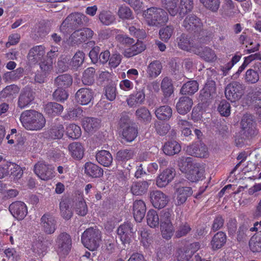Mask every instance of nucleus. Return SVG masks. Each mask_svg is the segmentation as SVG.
Wrapping results in <instances>:
<instances>
[{"instance_id":"obj_10","label":"nucleus","mask_w":261,"mask_h":261,"mask_svg":"<svg viewBox=\"0 0 261 261\" xmlns=\"http://www.w3.org/2000/svg\"><path fill=\"white\" fill-rule=\"evenodd\" d=\"M34 172L40 179L44 180H47L54 176L53 168L44 161H39L35 164Z\"/></svg>"},{"instance_id":"obj_21","label":"nucleus","mask_w":261,"mask_h":261,"mask_svg":"<svg viewBox=\"0 0 261 261\" xmlns=\"http://www.w3.org/2000/svg\"><path fill=\"white\" fill-rule=\"evenodd\" d=\"M145 99L144 90L141 89L129 95L126 101L130 107H134L142 105L145 101Z\"/></svg>"},{"instance_id":"obj_53","label":"nucleus","mask_w":261,"mask_h":261,"mask_svg":"<svg viewBox=\"0 0 261 261\" xmlns=\"http://www.w3.org/2000/svg\"><path fill=\"white\" fill-rule=\"evenodd\" d=\"M203 7L212 12H217L220 8V0H199Z\"/></svg>"},{"instance_id":"obj_29","label":"nucleus","mask_w":261,"mask_h":261,"mask_svg":"<svg viewBox=\"0 0 261 261\" xmlns=\"http://www.w3.org/2000/svg\"><path fill=\"white\" fill-rule=\"evenodd\" d=\"M59 206L62 217L66 220L70 219L72 216L73 213L70 206L69 200L66 198H62Z\"/></svg>"},{"instance_id":"obj_37","label":"nucleus","mask_w":261,"mask_h":261,"mask_svg":"<svg viewBox=\"0 0 261 261\" xmlns=\"http://www.w3.org/2000/svg\"><path fill=\"white\" fill-rule=\"evenodd\" d=\"M63 109V106L57 102H48L44 106L45 112L50 116L59 115Z\"/></svg>"},{"instance_id":"obj_62","label":"nucleus","mask_w":261,"mask_h":261,"mask_svg":"<svg viewBox=\"0 0 261 261\" xmlns=\"http://www.w3.org/2000/svg\"><path fill=\"white\" fill-rule=\"evenodd\" d=\"M160 229L162 237L167 240L170 239L174 232L173 224L160 225Z\"/></svg>"},{"instance_id":"obj_36","label":"nucleus","mask_w":261,"mask_h":261,"mask_svg":"<svg viewBox=\"0 0 261 261\" xmlns=\"http://www.w3.org/2000/svg\"><path fill=\"white\" fill-rule=\"evenodd\" d=\"M98 18L100 22L105 25H110L113 24L116 20L113 12L106 10H103L99 12Z\"/></svg>"},{"instance_id":"obj_35","label":"nucleus","mask_w":261,"mask_h":261,"mask_svg":"<svg viewBox=\"0 0 261 261\" xmlns=\"http://www.w3.org/2000/svg\"><path fill=\"white\" fill-rule=\"evenodd\" d=\"M226 236L222 231H219L212 238L211 244L213 250L221 248L226 243Z\"/></svg>"},{"instance_id":"obj_20","label":"nucleus","mask_w":261,"mask_h":261,"mask_svg":"<svg viewBox=\"0 0 261 261\" xmlns=\"http://www.w3.org/2000/svg\"><path fill=\"white\" fill-rule=\"evenodd\" d=\"M93 92L89 88H81L75 94L77 102L82 105H88L93 98Z\"/></svg>"},{"instance_id":"obj_8","label":"nucleus","mask_w":261,"mask_h":261,"mask_svg":"<svg viewBox=\"0 0 261 261\" xmlns=\"http://www.w3.org/2000/svg\"><path fill=\"white\" fill-rule=\"evenodd\" d=\"M242 94V85L239 82H232L228 84L225 88V96L228 100L231 102L239 100Z\"/></svg>"},{"instance_id":"obj_19","label":"nucleus","mask_w":261,"mask_h":261,"mask_svg":"<svg viewBox=\"0 0 261 261\" xmlns=\"http://www.w3.org/2000/svg\"><path fill=\"white\" fill-rule=\"evenodd\" d=\"M241 125L244 133L247 135L252 136L256 134L257 131L252 115H244L241 121Z\"/></svg>"},{"instance_id":"obj_48","label":"nucleus","mask_w":261,"mask_h":261,"mask_svg":"<svg viewBox=\"0 0 261 261\" xmlns=\"http://www.w3.org/2000/svg\"><path fill=\"white\" fill-rule=\"evenodd\" d=\"M249 247L253 252L261 251V230L251 238Z\"/></svg>"},{"instance_id":"obj_50","label":"nucleus","mask_w":261,"mask_h":261,"mask_svg":"<svg viewBox=\"0 0 261 261\" xmlns=\"http://www.w3.org/2000/svg\"><path fill=\"white\" fill-rule=\"evenodd\" d=\"M162 68V66L160 61H154L149 64L147 72L150 77H155L161 73Z\"/></svg>"},{"instance_id":"obj_18","label":"nucleus","mask_w":261,"mask_h":261,"mask_svg":"<svg viewBox=\"0 0 261 261\" xmlns=\"http://www.w3.org/2000/svg\"><path fill=\"white\" fill-rule=\"evenodd\" d=\"M56 223L55 218L48 214H44L41 218V224L47 234H52L55 231Z\"/></svg>"},{"instance_id":"obj_41","label":"nucleus","mask_w":261,"mask_h":261,"mask_svg":"<svg viewBox=\"0 0 261 261\" xmlns=\"http://www.w3.org/2000/svg\"><path fill=\"white\" fill-rule=\"evenodd\" d=\"M100 125V120L97 118L87 117L83 122V126L85 130L91 132L97 129Z\"/></svg>"},{"instance_id":"obj_49","label":"nucleus","mask_w":261,"mask_h":261,"mask_svg":"<svg viewBox=\"0 0 261 261\" xmlns=\"http://www.w3.org/2000/svg\"><path fill=\"white\" fill-rule=\"evenodd\" d=\"M117 15L122 20H132L134 18L132 10L128 7L123 5L119 7Z\"/></svg>"},{"instance_id":"obj_12","label":"nucleus","mask_w":261,"mask_h":261,"mask_svg":"<svg viewBox=\"0 0 261 261\" xmlns=\"http://www.w3.org/2000/svg\"><path fill=\"white\" fill-rule=\"evenodd\" d=\"M182 25L186 30L195 33L201 30L202 24L200 19L196 15L190 14L186 17Z\"/></svg>"},{"instance_id":"obj_63","label":"nucleus","mask_w":261,"mask_h":261,"mask_svg":"<svg viewBox=\"0 0 261 261\" xmlns=\"http://www.w3.org/2000/svg\"><path fill=\"white\" fill-rule=\"evenodd\" d=\"M74 208L76 213L81 216H85L88 213V206L84 199L76 203Z\"/></svg>"},{"instance_id":"obj_24","label":"nucleus","mask_w":261,"mask_h":261,"mask_svg":"<svg viewBox=\"0 0 261 261\" xmlns=\"http://www.w3.org/2000/svg\"><path fill=\"white\" fill-rule=\"evenodd\" d=\"M193 105L191 98L187 96L180 97L176 103V110L181 115H185L189 112Z\"/></svg>"},{"instance_id":"obj_13","label":"nucleus","mask_w":261,"mask_h":261,"mask_svg":"<svg viewBox=\"0 0 261 261\" xmlns=\"http://www.w3.org/2000/svg\"><path fill=\"white\" fill-rule=\"evenodd\" d=\"M149 195L150 202L155 208H164L168 202L167 196L160 191H153Z\"/></svg>"},{"instance_id":"obj_28","label":"nucleus","mask_w":261,"mask_h":261,"mask_svg":"<svg viewBox=\"0 0 261 261\" xmlns=\"http://www.w3.org/2000/svg\"><path fill=\"white\" fill-rule=\"evenodd\" d=\"M97 161L105 167L110 166L113 162V158L110 152L107 150H102L96 154Z\"/></svg>"},{"instance_id":"obj_31","label":"nucleus","mask_w":261,"mask_h":261,"mask_svg":"<svg viewBox=\"0 0 261 261\" xmlns=\"http://www.w3.org/2000/svg\"><path fill=\"white\" fill-rule=\"evenodd\" d=\"M178 2L179 0H161L162 6L172 16H175L178 14L179 11Z\"/></svg>"},{"instance_id":"obj_26","label":"nucleus","mask_w":261,"mask_h":261,"mask_svg":"<svg viewBox=\"0 0 261 261\" xmlns=\"http://www.w3.org/2000/svg\"><path fill=\"white\" fill-rule=\"evenodd\" d=\"M71 156L74 159L81 160L84 155L85 148L80 142H73L68 145Z\"/></svg>"},{"instance_id":"obj_5","label":"nucleus","mask_w":261,"mask_h":261,"mask_svg":"<svg viewBox=\"0 0 261 261\" xmlns=\"http://www.w3.org/2000/svg\"><path fill=\"white\" fill-rule=\"evenodd\" d=\"M93 34V31L88 28L77 30L72 33L67 40V42L71 45L80 44L92 38Z\"/></svg>"},{"instance_id":"obj_6","label":"nucleus","mask_w":261,"mask_h":261,"mask_svg":"<svg viewBox=\"0 0 261 261\" xmlns=\"http://www.w3.org/2000/svg\"><path fill=\"white\" fill-rule=\"evenodd\" d=\"M56 243L57 252L61 255L67 254L71 249V240L67 233L63 232L59 234L56 240Z\"/></svg>"},{"instance_id":"obj_7","label":"nucleus","mask_w":261,"mask_h":261,"mask_svg":"<svg viewBox=\"0 0 261 261\" xmlns=\"http://www.w3.org/2000/svg\"><path fill=\"white\" fill-rule=\"evenodd\" d=\"M137 229L133 228V225L130 222H125L121 225L117 229V233L124 245L129 244L132 238Z\"/></svg>"},{"instance_id":"obj_47","label":"nucleus","mask_w":261,"mask_h":261,"mask_svg":"<svg viewBox=\"0 0 261 261\" xmlns=\"http://www.w3.org/2000/svg\"><path fill=\"white\" fill-rule=\"evenodd\" d=\"M159 217L155 210H150L146 215L147 224L152 228L158 227L160 221Z\"/></svg>"},{"instance_id":"obj_56","label":"nucleus","mask_w":261,"mask_h":261,"mask_svg":"<svg viewBox=\"0 0 261 261\" xmlns=\"http://www.w3.org/2000/svg\"><path fill=\"white\" fill-rule=\"evenodd\" d=\"M66 134L69 138L77 139L81 135V128L75 124H70L66 127Z\"/></svg>"},{"instance_id":"obj_34","label":"nucleus","mask_w":261,"mask_h":261,"mask_svg":"<svg viewBox=\"0 0 261 261\" xmlns=\"http://www.w3.org/2000/svg\"><path fill=\"white\" fill-rule=\"evenodd\" d=\"M150 185V181L134 182L132 186L131 191L134 195H142L147 192Z\"/></svg>"},{"instance_id":"obj_38","label":"nucleus","mask_w":261,"mask_h":261,"mask_svg":"<svg viewBox=\"0 0 261 261\" xmlns=\"http://www.w3.org/2000/svg\"><path fill=\"white\" fill-rule=\"evenodd\" d=\"M55 83L59 88L66 89L72 85V77L67 74L60 75L55 79Z\"/></svg>"},{"instance_id":"obj_9","label":"nucleus","mask_w":261,"mask_h":261,"mask_svg":"<svg viewBox=\"0 0 261 261\" xmlns=\"http://www.w3.org/2000/svg\"><path fill=\"white\" fill-rule=\"evenodd\" d=\"M35 98V93L29 87L22 89L19 94L17 101V106L23 109L31 105Z\"/></svg>"},{"instance_id":"obj_59","label":"nucleus","mask_w":261,"mask_h":261,"mask_svg":"<svg viewBox=\"0 0 261 261\" xmlns=\"http://www.w3.org/2000/svg\"><path fill=\"white\" fill-rule=\"evenodd\" d=\"M171 249L163 247L159 248L156 252V261H165L170 256L171 254Z\"/></svg>"},{"instance_id":"obj_55","label":"nucleus","mask_w":261,"mask_h":261,"mask_svg":"<svg viewBox=\"0 0 261 261\" xmlns=\"http://www.w3.org/2000/svg\"><path fill=\"white\" fill-rule=\"evenodd\" d=\"M95 72V69L93 67L88 68L84 71L82 79V82L84 85H90L93 83Z\"/></svg>"},{"instance_id":"obj_16","label":"nucleus","mask_w":261,"mask_h":261,"mask_svg":"<svg viewBox=\"0 0 261 261\" xmlns=\"http://www.w3.org/2000/svg\"><path fill=\"white\" fill-rule=\"evenodd\" d=\"M45 54V47L43 45H36L31 48L28 53L27 58L32 64L40 61Z\"/></svg>"},{"instance_id":"obj_27","label":"nucleus","mask_w":261,"mask_h":261,"mask_svg":"<svg viewBox=\"0 0 261 261\" xmlns=\"http://www.w3.org/2000/svg\"><path fill=\"white\" fill-rule=\"evenodd\" d=\"M195 54L199 56L204 61L208 62H214L217 59L214 50L207 47L197 48Z\"/></svg>"},{"instance_id":"obj_33","label":"nucleus","mask_w":261,"mask_h":261,"mask_svg":"<svg viewBox=\"0 0 261 261\" xmlns=\"http://www.w3.org/2000/svg\"><path fill=\"white\" fill-rule=\"evenodd\" d=\"M122 138L127 142L133 141L138 135V129L133 124L122 127Z\"/></svg>"},{"instance_id":"obj_22","label":"nucleus","mask_w":261,"mask_h":261,"mask_svg":"<svg viewBox=\"0 0 261 261\" xmlns=\"http://www.w3.org/2000/svg\"><path fill=\"white\" fill-rule=\"evenodd\" d=\"M216 93L215 82L213 80H207L204 87L200 92L201 100L207 101L212 97Z\"/></svg>"},{"instance_id":"obj_64","label":"nucleus","mask_w":261,"mask_h":261,"mask_svg":"<svg viewBox=\"0 0 261 261\" xmlns=\"http://www.w3.org/2000/svg\"><path fill=\"white\" fill-rule=\"evenodd\" d=\"M64 129L62 125H58L53 127L49 132V137L53 139H60L64 134Z\"/></svg>"},{"instance_id":"obj_46","label":"nucleus","mask_w":261,"mask_h":261,"mask_svg":"<svg viewBox=\"0 0 261 261\" xmlns=\"http://www.w3.org/2000/svg\"><path fill=\"white\" fill-rule=\"evenodd\" d=\"M174 215L171 210H164L161 212L160 215V225L173 224Z\"/></svg>"},{"instance_id":"obj_14","label":"nucleus","mask_w":261,"mask_h":261,"mask_svg":"<svg viewBox=\"0 0 261 261\" xmlns=\"http://www.w3.org/2000/svg\"><path fill=\"white\" fill-rule=\"evenodd\" d=\"M9 211L13 216L17 220H22L28 214L25 204L21 201H16L9 206Z\"/></svg>"},{"instance_id":"obj_60","label":"nucleus","mask_w":261,"mask_h":261,"mask_svg":"<svg viewBox=\"0 0 261 261\" xmlns=\"http://www.w3.org/2000/svg\"><path fill=\"white\" fill-rule=\"evenodd\" d=\"M84 53L82 51H78L73 57L70 62V65L73 68L76 69L82 65L84 62Z\"/></svg>"},{"instance_id":"obj_1","label":"nucleus","mask_w":261,"mask_h":261,"mask_svg":"<svg viewBox=\"0 0 261 261\" xmlns=\"http://www.w3.org/2000/svg\"><path fill=\"white\" fill-rule=\"evenodd\" d=\"M178 166L186 177L191 182H197L204 177V167L202 164L195 162L192 158L181 156L179 159Z\"/></svg>"},{"instance_id":"obj_25","label":"nucleus","mask_w":261,"mask_h":261,"mask_svg":"<svg viewBox=\"0 0 261 261\" xmlns=\"http://www.w3.org/2000/svg\"><path fill=\"white\" fill-rule=\"evenodd\" d=\"M176 204L180 205L184 203L186 201L188 197L192 195L193 190L190 187H179L176 189Z\"/></svg>"},{"instance_id":"obj_52","label":"nucleus","mask_w":261,"mask_h":261,"mask_svg":"<svg viewBox=\"0 0 261 261\" xmlns=\"http://www.w3.org/2000/svg\"><path fill=\"white\" fill-rule=\"evenodd\" d=\"M83 110L80 108H69L66 110L63 118L65 120H75L82 115Z\"/></svg>"},{"instance_id":"obj_40","label":"nucleus","mask_w":261,"mask_h":261,"mask_svg":"<svg viewBox=\"0 0 261 261\" xmlns=\"http://www.w3.org/2000/svg\"><path fill=\"white\" fill-rule=\"evenodd\" d=\"M181 150L179 144L175 141L166 143L163 147L164 152L168 155H173L178 153Z\"/></svg>"},{"instance_id":"obj_23","label":"nucleus","mask_w":261,"mask_h":261,"mask_svg":"<svg viewBox=\"0 0 261 261\" xmlns=\"http://www.w3.org/2000/svg\"><path fill=\"white\" fill-rule=\"evenodd\" d=\"M146 205L143 201L137 200L133 204V215L135 220L140 222L144 217L146 212Z\"/></svg>"},{"instance_id":"obj_17","label":"nucleus","mask_w":261,"mask_h":261,"mask_svg":"<svg viewBox=\"0 0 261 261\" xmlns=\"http://www.w3.org/2000/svg\"><path fill=\"white\" fill-rule=\"evenodd\" d=\"M177 43L178 47L185 51L193 52L195 53L196 51L195 44L193 40L188 36L182 34L179 37L177 38Z\"/></svg>"},{"instance_id":"obj_61","label":"nucleus","mask_w":261,"mask_h":261,"mask_svg":"<svg viewBox=\"0 0 261 261\" xmlns=\"http://www.w3.org/2000/svg\"><path fill=\"white\" fill-rule=\"evenodd\" d=\"M161 88L166 96H169L173 92L171 80L168 77L163 79L161 83Z\"/></svg>"},{"instance_id":"obj_51","label":"nucleus","mask_w":261,"mask_h":261,"mask_svg":"<svg viewBox=\"0 0 261 261\" xmlns=\"http://www.w3.org/2000/svg\"><path fill=\"white\" fill-rule=\"evenodd\" d=\"M180 7H178L179 11L178 14L182 17L187 13L190 12L193 8V0H180Z\"/></svg>"},{"instance_id":"obj_58","label":"nucleus","mask_w":261,"mask_h":261,"mask_svg":"<svg viewBox=\"0 0 261 261\" xmlns=\"http://www.w3.org/2000/svg\"><path fill=\"white\" fill-rule=\"evenodd\" d=\"M136 115L139 120L145 122H149L151 119L149 110L145 107H141L137 109Z\"/></svg>"},{"instance_id":"obj_30","label":"nucleus","mask_w":261,"mask_h":261,"mask_svg":"<svg viewBox=\"0 0 261 261\" xmlns=\"http://www.w3.org/2000/svg\"><path fill=\"white\" fill-rule=\"evenodd\" d=\"M178 2L179 0H161L162 6L172 16H175L178 14L179 11Z\"/></svg>"},{"instance_id":"obj_44","label":"nucleus","mask_w":261,"mask_h":261,"mask_svg":"<svg viewBox=\"0 0 261 261\" xmlns=\"http://www.w3.org/2000/svg\"><path fill=\"white\" fill-rule=\"evenodd\" d=\"M19 88L15 85H11L6 87L1 92V96L3 98L12 99L19 92Z\"/></svg>"},{"instance_id":"obj_57","label":"nucleus","mask_w":261,"mask_h":261,"mask_svg":"<svg viewBox=\"0 0 261 261\" xmlns=\"http://www.w3.org/2000/svg\"><path fill=\"white\" fill-rule=\"evenodd\" d=\"M8 169L10 172V176L14 180H18L21 177L23 171L21 168L15 163H10Z\"/></svg>"},{"instance_id":"obj_43","label":"nucleus","mask_w":261,"mask_h":261,"mask_svg":"<svg viewBox=\"0 0 261 261\" xmlns=\"http://www.w3.org/2000/svg\"><path fill=\"white\" fill-rule=\"evenodd\" d=\"M156 117L160 120H168L172 116V110L168 106H164L157 108L155 112Z\"/></svg>"},{"instance_id":"obj_45","label":"nucleus","mask_w":261,"mask_h":261,"mask_svg":"<svg viewBox=\"0 0 261 261\" xmlns=\"http://www.w3.org/2000/svg\"><path fill=\"white\" fill-rule=\"evenodd\" d=\"M198 90V83L195 81H190L185 84L180 90L182 94H193Z\"/></svg>"},{"instance_id":"obj_4","label":"nucleus","mask_w":261,"mask_h":261,"mask_svg":"<svg viewBox=\"0 0 261 261\" xmlns=\"http://www.w3.org/2000/svg\"><path fill=\"white\" fill-rule=\"evenodd\" d=\"M101 241V232L96 228L87 229L82 236L83 245L90 250H94L99 246Z\"/></svg>"},{"instance_id":"obj_54","label":"nucleus","mask_w":261,"mask_h":261,"mask_svg":"<svg viewBox=\"0 0 261 261\" xmlns=\"http://www.w3.org/2000/svg\"><path fill=\"white\" fill-rule=\"evenodd\" d=\"M134 155V151L130 149H124L119 150L116 153V159L120 162H126Z\"/></svg>"},{"instance_id":"obj_39","label":"nucleus","mask_w":261,"mask_h":261,"mask_svg":"<svg viewBox=\"0 0 261 261\" xmlns=\"http://www.w3.org/2000/svg\"><path fill=\"white\" fill-rule=\"evenodd\" d=\"M66 18L72 22L73 26L82 25L89 21V18L85 15L80 13H72Z\"/></svg>"},{"instance_id":"obj_42","label":"nucleus","mask_w":261,"mask_h":261,"mask_svg":"<svg viewBox=\"0 0 261 261\" xmlns=\"http://www.w3.org/2000/svg\"><path fill=\"white\" fill-rule=\"evenodd\" d=\"M24 70L22 68H18L16 69L6 72L3 76V80L5 82H14L19 80L23 75Z\"/></svg>"},{"instance_id":"obj_3","label":"nucleus","mask_w":261,"mask_h":261,"mask_svg":"<svg viewBox=\"0 0 261 261\" xmlns=\"http://www.w3.org/2000/svg\"><path fill=\"white\" fill-rule=\"evenodd\" d=\"M145 22L149 26L160 27L168 21L167 12L162 8L152 7L143 12Z\"/></svg>"},{"instance_id":"obj_11","label":"nucleus","mask_w":261,"mask_h":261,"mask_svg":"<svg viewBox=\"0 0 261 261\" xmlns=\"http://www.w3.org/2000/svg\"><path fill=\"white\" fill-rule=\"evenodd\" d=\"M186 152L197 158H206L208 156V149L203 144H192L184 148Z\"/></svg>"},{"instance_id":"obj_2","label":"nucleus","mask_w":261,"mask_h":261,"mask_svg":"<svg viewBox=\"0 0 261 261\" xmlns=\"http://www.w3.org/2000/svg\"><path fill=\"white\" fill-rule=\"evenodd\" d=\"M20 121L28 130L39 131L45 125L46 119L43 115L34 110H25L20 114Z\"/></svg>"},{"instance_id":"obj_15","label":"nucleus","mask_w":261,"mask_h":261,"mask_svg":"<svg viewBox=\"0 0 261 261\" xmlns=\"http://www.w3.org/2000/svg\"><path fill=\"white\" fill-rule=\"evenodd\" d=\"M175 175V170L173 168H167L164 170L156 178V186L159 188L166 187L173 180Z\"/></svg>"},{"instance_id":"obj_32","label":"nucleus","mask_w":261,"mask_h":261,"mask_svg":"<svg viewBox=\"0 0 261 261\" xmlns=\"http://www.w3.org/2000/svg\"><path fill=\"white\" fill-rule=\"evenodd\" d=\"M85 172L92 177H99L103 175V170L97 165L91 163H86L85 165Z\"/></svg>"}]
</instances>
